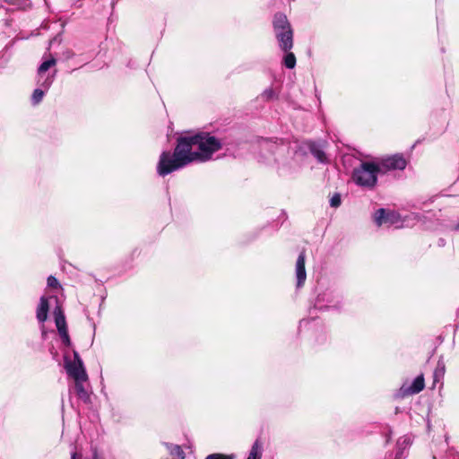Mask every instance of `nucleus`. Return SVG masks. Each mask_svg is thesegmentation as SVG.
<instances>
[{
    "label": "nucleus",
    "instance_id": "nucleus-30",
    "mask_svg": "<svg viewBox=\"0 0 459 459\" xmlns=\"http://www.w3.org/2000/svg\"><path fill=\"white\" fill-rule=\"evenodd\" d=\"M55 40H56V38H53L52 40H50L49 44L51 45L53 43V41H55Z\"/></svg>",
    "mask_w": 459,
    "mask_h": 459
},
{
    "label": "nucleus",
    "instance_id": "nucleus-10",
    "mask_svg": "<svg viewBox=\"0 0 459 459\" xmlns=\"http://www.w3.org/2000/svg\"><path fill=\"white\" fill-rule=\"evenodd\" d=\"M424 377L423 375H420L412 381V383L406 386L403 385L401 391L404 395L419 394L424 389Z\"/></svg>",
    "mask_w": 459,
    "mask_h": 459
},
{
    "label": "nucleus",
    "instance_id": "nucleus-7",
    "mask_svg": "<svg viewBox=\"0 0 459 459\" xmlns=\"http://www.w3.org/2000/svg\"><path fill=\"white\" fill-rule=\"evenodd\" d=\"M303 145L311 152L318 162L329 163V159L325 152L324 143L308 141L303 143Z\"/></svg>",
    "mask_w": 459,
    "mask_h": 459
},
{
    "label": "nucleus",
    "instance_id": "nucleus-26",
    "mask_svg": "<svg viewBox=\"0 0 459 459\" xmlns=\"http://www.w3.org/2000/svg\"><path fill=\"white\" fill-rule=\"evenodd\" d=\"M205 459H234L233 455H223V454H211L205 457Z\"/></svg>",
    "mask_w": 459,
    "mask_h": 459
},
{
    "label": "nucleus",
    "instance_id": "nucleus-28",
    "mask_svg": "<svg viewBox=\"0 0 459 459\" xmlns=\"http://www.w3.org/2000/svg\"><path fill=\"white\" fill-rule=\"evenodd\" d=\"M63 56L65 59H71L75 56V54L73 50L66 49L65 51L63 52Z\"/></svg>",
    "mask_w": 459,
    "mask_h": 459
},
{
    "label": "nucleus",
    "instance_id": "nucleus-32",
    "mask_svg": "<svg viewBox=\"0 0 459 459\" xmlns=\"http://www.w3.org/2000/svg\"><path fill=\"white\" fill-rule=\"evenodd\" d=\"M389 434H391V432H389ZM389 440H390V435H388V437H387V439H386V442H389Z\"/></svg>",
    "mask_w": 459,
    "mask_h": 459
},
{
    "label": "nucleus",
    "instance_id": "nucleus-31",
    "mask_svg": "<svg viewBox=\"0 0 459 459\" xmlns=\"http://www.w3.org/2000/svg\"><path fill=\"white\" fill-rule=\"evenodd\" d=\"M55 40H56V38H53L52 40H50L49 44L51 45L53 43V41H55Z\"/></svg>",
    "mask_w": 459,
    "mask_h": 459
},
{
    "label": "nucleus",
    "instance_id": "nucleus-8",
    "mask_svg": "<svg viewBox=\"0 0 459 459\" xmlns=\"http://www.w3.org/2000/svg\"><path fill=\"white\" fill-rule=\"evenodd\" d=\"M305 261H306V254H305V251H302L299 255L298 259L296 261V265H295L296 287L298 289L304 286L306 279H307Z\"/></svg>",
    "mask_w": 459,
    "mask_h": 459
},
{
    "label": "nucleus",
    "instance_id": "nucleus-22",
    "mask_svg": "<svg viewBox=\"0 0 459 459\" xmlns=\"http://www.w3.org/2000/svg\"><path fill=\"white\" fill-rule=\"evenodd\" d=\"M61 341L64 345L69 347L71 345V340L68 334L67 329H63L61 332H58Z\"/></svg>",
    "mask_w": 459,
    "mask_h": 459
},
{
    "label": "nucleus",
    "instance_id": "nucleus-20",
    "mask_svg": "<svg viewBox=\"0 0 459 459\" xmlns=\"http://www.w3.org/2000/svg\"><path fill=\"white\" fill-rule=\"evenodd\" d=\"M285 56L283 57V64L284 65L289 68L292 69L296 65V56L292 52H285Z\"/></svg>",
    "mask_w": 459,
    "mask_h": 459
},
{
    "label": "nucleus",
    "instance_id": "nucleus-25",
    "mask_svg": "<svg viewBox=\"0 0 459 459\" xmlns=\"http://www.w3.org/2000/svg\"><path fill=\"white\" fill-rule=\"evenodd\" d=\"M262 97L266 100H271L276 97V93L272 88H268L264 91Z\"/></svg>",
    "mask_w": 459,
    "mask_h": 459
},
{
    "label": "nucleus",
    "instance_id": "nucleus-5",
    "mask_svg": "<svg viewBox=\"0 0 459 459\" xmlns=\"http://www.w3.org/2000/svg\"><path fill=\"white\" fill-rule=\"evenodd\" d=\"M74 359L69 360L65 358V368L66 373L74 381L76 380H88V375L83 366V362L81 359L77 351H74Z\"/></svg>",
    "mask_w": 459,
    "mask_h": 459
},
{
    "label": "nucleus",
    "instance_id": "nucleus-19",
    "mask_svg": "<svg viewBox=\"0 0 459 459\" xmlns=\"http://www.w3.org/2000/svg\"><path fill=\"white\" fill-rule=\"evenodd\" d=\"M56 64L55 57H51L48 60L44 61L38 68V76L42 78V75L52 66Z\"/></svg>",
    "mask_w": 459,
    "mask_h": 459
},
{
    "label": "nucleus",
    "instance_id": "nucleus-9",
    "mask_svg": "<svg viewBox=\"0 0 459 459\" xmlns=\"http://www.w3.org/2000/svg\"><path fill=\"white\" fill-rule=\"evenodd\" d=\"M396 221V213L384 208L377 210L374 213V222L378 226H390Z\"/></svg>",
    "mask_w": 459,
    "mask_h": 459
},
{
    "label": "nucleus",
    "instance_id": "nucleus-2",
    "mask_svg": "<svg viewBox=\"0 0 459 459\" xmlns=\"http://www.w3.org/2000/svg\"><path fill=\"white\" fill-rule=\"evenodd\" d=\"M273 27L281 50L290 51L293 47V31L287 16L281 13H275Z\"/></svg>",
    "mask_w": 459,
    "mask_h": 459
},
{
    "label": "nucleus",
    "instance_id": "nucleus-12",
    "mask_svg": "<svg viewBox=\"0 0 459 459\" xmlns=\"http://www.w3.org/2000/svg\"><path fill=\"white\" fill-rule=\"evenodd\" d=\"M411 438L410 436L401 437L396 443L397 451L394 459H403L404 457V451L411 445Z\"/></svg>",
    "mask_w": 459,
    "mask_h": 459
},
{
    "label": "nucleus",
    "instance_id": "nucleus-33",
    "mask_svg": "<svg viewBox=\"0 0 459 459\" xmlns=\"http://www.w3.org/2000/svg\"><path fill=\"white\" fill-rule=\"evenodd\" d=\"M318 299H321V295H318ZM322 299L324 300L325 299L322 298Z\"/></svg>",
    "mask_w": 459,
    "mask_h": 459
},
{
    "label": "nucleus",
    "instance_id": "nucleus-1",
    "mask_svg": "<svg viewBox=\"0 0 459 459\" xmlns=\"http://www.w3.org/2000/svg\"><path fill=\"white\" fill-rule=\"evenodd\" d=\"M227 143L209 133L178 138L174 152H163L157 164V173L160 177L179 170L192 162H206L212 155L222 149Z\"/></svg>",
    "mask_w": 459,
    "mask_h": 459
},
{
    "label": "nucleus",
    "instance_id": "nucleus-16",
    "mask_svg": "<svg viewBox=\"0 0 459 459\" xmlns=\"http://www.w3.org/2000/svg\"><path fill=\"white\" fill-rule=\"evenodd\" d=\"M88 380H76L74 381V389L76 395L78 398L87 403L90 401V394L86 390L84 384L87 383Z\"/></svg>",
    "mask_w": 459,
    "mask_h": 459
},
{
    "label": "nucleus",
    "instance_id": "nucleus-21",
    "mask_svg": "<svg viewBox=\"0 0 459 459\" xmlns=\"http://www.w3.org/2000/svg\"><path fill=\"white\" fill-rule=\"evenodd\" d=\"M46 91L43 88L35 89L31 96L32 104L38 105L42 100Z\"/></svg>",
    "mask_w": 459,
    "mask_h": 459
},
{
    "label": "nucleus",
    "instance_id": "nucleus-17",
    "mask_svg": "<svg viewBox=\"0 0 459 459\" xmlns=\"http://www.w3.org/2000/svg\"><path fill=\"white\" fill-rule=\"evenodd\" d=\"M54 316L56 326L58 332H61L63 329H67L65 315L59 307L55 308Z\"/></svg>",
    "mask_w": 459,
    "mask_h": 459
},
{
    "label": "nucleus",
    "instance_id": "nucleus-13",
    "mask_svg": "<svg viewBox=\"0 0 459 459\" xmlns=\"http://www.w3.org/2000/svg\"><path fill=\"white\" fill-rule=\"evenodd\" d=\"M264 454V446L263 442L257 438L252 444L251 448L248 452L247 457L246 459H262Z\"/></svg>",
    "mask_w": 459,
    "mask_h": 459
},
{
    "label": "nucleus",
    "instance_id": "nucleus-27",
    "mask_svg": "<svg viewBox=\"0 0 459 459\" xmlns=\"http://www.w3.org/2000/svg\"><path fill=\"white\" fill-rule=\"evenodd\" d=\"M48 286L52 289H58L60 287L59 281L57 279L52 275L48 277L47 280Z\"/></svg>",
    "mask_w": 459,
    "mask_h": 459
},
{
    "label": "nucleus",
    "instance_id": "nucleus-29",
    "mask_svg": "<svg viewBox=\"0 0 459 459\" xmlns=\"http://www.w3.org/2000/svg\"><path fill=\"white\" fill-rule=\"evenodd\" d=\"M55 40H56V38H53L52 40H50L49 44L51 45L53 43V41H55Z\"/></svg>",
    "mask_w": 459,
    "mask_h": 459
},
{
    "label": "nucleus",
    "instance_id": "nucleus-6",
    "mask_svg": "<svg viewBox=\"0 0 459 459\" xmlns=\"http://www.w3.org/2000/svg\"><path fill=\"white\" fill-rule=\"evenodd\" d=\"M407 162L402 154H394L381 160L377 166L380 168V173L385 174L390 170H403L406 168Z\"/></svg>",
    "mask_w": 459,
    "mask_h": 459
},
{
    "label": "nucleus",
    "instance_id": "nucleus-3",
    "mask_svg": "<svg viewBox=\"0 0 459 459\" xmlns=\"http://www.w3.org/2000/svg\"><path fill=\"white\" fill-rule=\"evenodd\" d=\"M380 173V168L377 163L372 161H363L352 171L353 182L364 188L372 189L377 185V176Z\"/></svg>",
    "mask_w": 459,
    "mask_h": 459
},
{
    "label": "nucleus",
    "instance_id": "nucleus-24",
    "mask_svg": "<svg viewBox=\"0 0 459 459\" xmlns=\"http://www.w3.org/2000/svg\"><path fill=\"white\" fill-rule=\"evenodd\" d=\"M342 200H341V195L336 193L334 194L332 198L330 199V206L333 208H337L341 205Z\"/></svg>",
    "mask_w": 459,
    "mask_h": 459
},
{
    "label": "nucleus",
    "instance_id": "nucleus-23",
    "mask_svg": "<svg viewBox=\"0 0 459 459\" xmlns=\"http://www.w3.org/2000/svg\"><path fill=\"white\" fill-rule=\"evenodd\" d=\"M71 459H101L97 451L94 450L91 454V456L90 458H83L82 455L77 452H72L71 454Z\"/></svg>",
    "mask_w": 459,
    "mask_h": 459
},
{
    "label": "nucleus",
    "instance_id": "nucleus-18",
    "mask_svg": "<svg viewBox=\"0 0 459 459\" xmlns=\"http://www.w3.org/2000/svg\"><path fill=\"white\" fill-rule=\"evenodd\" d=\"M56 75V71L55 70L51 74L42 75V78L39 77L38 83L43 88L45 91H48L52 85Z\"/></svg>",
    "mask_w": 459,
    "mask_h": 459
},
{
    "label": "nucleus",
    "instance_id": "nucleus-11",
    "mask_svg": "<svg viewBox=\"0 0 459 459\" xmlns=\"http://www.w3.org/2000/svg\"><path fill=\"white\" fill-rule=\"evenodd\" d=\"M48 309V299L46 297L42 296L39 299L36 314L37 319L39 323H44L47 320Z\"/></svg>",
    "mask_w": 459,
    "mask_h": 459
},
{
    "label": "nucleus",
    "instance_id": "nucleus-15",
    "mask_svg": "<svg viewBox=\"0 0 459 459\" xmlns=\"http://www.w3.org/2000/svg\"><path fill=\"white\" fill-rule=\"evenodd\" d=\"M171 456V459H185V453L180 446L169 442L163 443Z\"/></svg>",
    "mask_w": 459,
    "mask_h": 459
},
{
    "label": "nucleus",
    "instance_id": "nucleus-4",
    "mask_svg": "<svg viewBox=\"0 0 459 459\" xmlns=\"http://www.w3.org/2000/svg\"><path fill=\"white\" fill-rule=\"evenodd\" d=\"M260 147L274 156V160L278 163H284V154H296L298 144L295 143L290 145L282 140L273 141L272 139H263L260 142Z\"/></svg>",
    "mask_w": 459,
    "mask_h": 459
},
{
    "label": "nucleus",
    "instance_id": "nucleus-14",
    "mask_svg": "<svg viewBox=\"0 0 459 459\" xmlns=\"http://www.w3.org/2000/svg\"><path fill=\"white\" fill-rule=\"evenodd\" d=\"M446 373V366L443 360H438L437 367L433 372V385L432 388H435L437 383H440L441 386L443 385V378Z\"/></svg>",
    "mask_w": 459,
    "mask_h": 459
}]
</instances>
